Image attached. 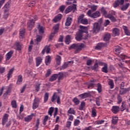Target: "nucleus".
Returning a JSON list of instances; mask_svg holds the SVG:
<instances>
[{
  "instance_id": "obj_1",
  "label": "nucleus",
  "mask_w": 130,
  "mask_h": 130,
  "mask_svg": "<svg viewBox=\"0 0 130 130\" xmlns=\"http://www.w3.org/2000/svg\"><path fill=\"white\" fill-rule=\"evenodd\" d=\"M85 48V45L84 44H73L71 46L69 47V49L71 50V49H76L75 53H79L83 48Z\"/></svg>"
},
{
  "instance_id": "obj_2",
  "label": "nucleus",
  "mask_w": 130,
  "mask_h": 130,
  "mask_svg": "<svg viewBox=\"0 0 130 130\" xmlns=\"http://www.w3.org/2000/svg\"><path fill=\"white\" fill-rule=\"evenodd\" d=\"M35 21H37V16H34V18L30 19V20L27 22V29L29 31L32 30L33 26L35 23Z\"/></svg>"
},
{
  "instance_id": "obj_3",
  "label": "nucleus",
  "mask_w": 130,
  "mask_h": 130,
  "mask_svg": "<svg viewBox=\"0 0 130 130\" xmlns=\"http://www.w3.org/2000/svg\"><path fill=\"white\" fill-rule=\"evenodd\" d=\"M86 14L88 17H90V18H93L94 19H96V18H99V17H100L101 14L100 12L99 11H96L95 12L92 14V10H88Z\"/></svg>"
},
{
  "instance_id": "obj_4",
  "label": "nucleus",
  "mask_w": 130,
  "mask_h": 130,
  "mask_svg": "<svg viewBox=\"0 0 130 130\" xmlns=\"http://www.w3.org/2000/svg\"><path fill=\"white\" fill-rule=\"evenodd\" d=\"M72 11H73V12H75V11H77V5L73 4V6H70L68 7L66 9L65 13L66 14H69V13H70V12H72Z\"/></svg>"
},
{
  "instance_id": "obj_5",
  "label": "nucleus",
  "mask_w": 130,
  "mask_h": 130,
  "mask_svg": "<svg viewBox=\"0 0 130 130\" xmlns=\"http://www.w3.org/2000/svg\"><path fill=\"white\" fill-rule=\"evenodd\" d=\"M84 15L83 14L80 15L78 18V21L79 22H80L81 24H84L85 25H87V24H88V19L84 18Z\"/></svg>"
},
{
  "instance_id": "obj_6",
  "label": "nucleus",
  "mask_w": 130,
  "mask_h": 130,
  "mask_svg": "<svg viewBox=\"0 0 130 130\" xmlns=\"http://www.w3.org/2000/svg\"><path fill=\"white\" fill-rule=\"evenodd\" d=\"M100 31V24L98 22L93 24V33H98Z\"/></svg>"
},
{
  "instance_id": "obj_7",
  "label": "nucleus",
  "mask_w": 130,
  "mask_h": 130,
  "mask_svg": "<svg viewBox=\"0 0 130 130\" xmlns=\"http://www.w3.org/2000/svg\"><path fill=\"white\" fill-rule=\"evenodd\" d=\"M124 4V0H116L113 4L114 8H117L119 6H122Z\"/></svg>"
},
{
  "instance_id": "obj_8",
  "label": "nucleus",
  "mask_w": 130,
  "mask_h": 130,
  "mask_svg": "<svg viewBox=\"0 0 130 130\" xmlns=\"http://www.w3.org/2000/svg\"><path fill=\"white\" fill-rule=\"evenodd\" d=\"M40 100L39 99H35L34 101V103L32 105L33 109H36L39 106Z\"/></svg>"
},
{
  "instance_id": "obj_9",
  "label": "nucleus",
  "mask_w": 130,
  "mask_h": 130,
  "mask_svg": "<svg viewBox=\"0 0 130 130\" xmlns=\"http://www.w3.org/2000/svg\"><path fill=\"white\" fill-rule=\"evenodd\" d=\"M80 29L78 32L80 33H87V31H88V28L86 26H83L82 25L80 26Z\"/></svg>"
},
{
  "instance_id": "obj_10",
  "label": "nucleus",
  "mask_w": 130,
  "mask_h": 130,
  "mask_svg": "<svg viewBox=\"0 0 130 130\" xmlns=\"http://www.w3.org/2000/svg\"><path fill=\"white\" fill-rule=\"evenodd\" d=\"M26 30L25 29H20L19 31V38L20 39H23L25 36V33Z\"/></svg>"
},
{
  "instance_id": "obj_11",
  "label": "nucleus",
  "mask_w": 130,
  "mask_h": 130,
  "mask_svg": "<svg viewBox=\"0 0 130 130\" xmlns=\"http://www.w3.org/2000/svg\"><path fill=\"white\" fill-rule=\"evenodd\" d=\"M8 117H9V115L8 114H5L2 119L3 125H5V124H6V123L8 122Z\"/></svg>"
},
{
  "instance_id": "obj_12",
  "label": "nucleus",
  "mask_w": 130,
  "mask_h": 130,
  "mask_svg": "<svg viewBox=\"0 0 130 130\" xmlns=\"http://www.w3.org/2000/svg\"><path fill=\"white\" fill-rule=\"evenodd\" d=\"M130 91V87L127 88H122L120 90V94L123 95V94H125L127 93V92H129Z\"/></svg>"
},
{
  "instance_id": "obj_13",
  "label": "nucleus",
  "mask_w": 130,
  "mask_h": 130,
  "mask_svg": "<svg viewBox=\"0 0 130 130\" xmlns=\"http://www.w3.org/2000/svg\"><path fill=\"white\" fill-rule=\"evenodd\" d=\"M62 18V15L61 14H58L57 16H56L54 17V18L53 19V21H54L55 23H56V22H58V21H60Z\"/></svg>"
},
{
  "instance_id": "obj_14",
  "label": "nucleus",
  "mask_w": 130,
  "mask_h": 130,
  "mask_svg": "<svg viewBox=\"0 0 130 130\" xmlns=\"http://www.w3.org/2000/svg\"><path fill=\"white\" fill-rule=\"evenodd\" d=\"M122 29L124 30L125 35H127V36H130V31L129 30H128V28H127V26L123 25Z\"/></svg>"
},
{
  "instance_id": "obj_15",
  "label": "nucleus",
  "mask_w": 130,
  "mask_h": 130,
  "mask_svg": "<svg viewBox=\"0 0 130 130\" xmlns=\"http://www.w3.org/2000/svg\"><path fill=\"white\" fill-rule=\"evenodd\" d=\"M120 49L121 48L119 46H116L114 49V52L115 54H116V55H119V53H120Z\"/></svg>"
},
{
  "instance_id": "obj_16",
  "label": "nucleus",
  "mask_w": 130,
  "mask_h": 130,
  "mask_svg": "<svg viewBox=\"0 0 130 130\" xmlns=\"http://www.w3.org/2000/svg\"><path fill=\"white\" fill-rule=\"evenodd\" d=\"M13 53H14V51L11 50L6 55V60H9L12 57Z\"/></svg>"
},
{
  "instance_id": "obj_17",
  "label": "nucleus",
  "mask_w": 130,
  "mask_h": 130,
  "mask_svg": "<svg viewBox=\"0 0 130 130\" xmlns=\"http://www.w3.org/2000/svg\"><path fill=\"white\" fill-rule=\"evenodd\" d=\"M82 37H83V35H82V33L78 31L76 34V37L75 38L76 40H77V41H81V40H82Z\"/></svg>"
},
{
  "instance_id": "obj_18",
  "label": "nucleus",
  "mask_w": 130,
  "mask_h": 130,
  "mask_svg": "<svg viewBox=\"0 0 130 130\" xmlns=\"http://www.w3.org/2000/svg\"><path fill=\"white\" fill-rule=\"evenodd\" d=\"M70 63H74V61H70L68 63H64L63 65L60 68V70H64V69H67V68L69 67V64H70Z\"/></svg>"
},
{
  "instance_id": "obj_19",
  "label": "nucleus",
  "mask_w": 130,
  "mask_h": 130,
  "mask_svg": "<svg viewBox=\"0 0 130 130\" xmlns=\"http://www.w3.org/2000/svg\"><path fill=\"white\" fill-rule=\"evenodd\" d=\"M119 29L118 28H115L113 29V36H118L119 35Z\"/></svg>"
},
{
  "instance_id": "obj_20",
  "label": "nucleus",
  "mask_w": 130,
  "mask_h": 130,
  "mask_svg": "<svg viewBox=\"0 0 130 130\" xmlns=\"http://www.w3.org/2000/svg\"><path fill=\"white\" fill-rule=\"evenodd\" d=\"M102 71L103 73L107 74L108 73V65L107 63L104 64V67L102 69Z\"/></svg>"
},
{
  "instance_id": "obj_21",
  "label": "nucleus",
  "mask_w": 130,
  "mask_h": 130,
  "mask_svg": "<svg viewBox=\"0 0 130 130\" xmlns=\"http://www.w3.org/2000/svg\"><path fill=\"white\" fill-rule=\"evenodd\" d=\"M119 107L118 106H113L112 108V111L113 113H114L115 114H116L117 112L119 111Z\"/></svg>"
},
{
  "instance_id": "obj_22",
  "label": "nucleus",
  "mask_w": 130,
  "mask_h": 130,
  "mask_svg": "<svg viewBox=\"0 0 130 130\" xmlns=\"http://www.w3.org/2000/svg\"><path fill=\"white\" fill-rule=\"evenodd\" d=\"M71 24H72V18L68 17L66 20L65 25L67 27H69V26L71 25Z\"/></svg>"
},
{
  "instance_id": "obj_23",
  "label": "nucleus",
  "mask_w": 130,
  "mask_h": 130,
  "mask_svg": "<svg viewBox=\"0 0 130 130\" xmlns=\"http://www.w3.org/2000/svg\"><path fill=\"white\" fill-rule=\"evenodd\" d=\"M126 108V103L125 102H122V105L120 107L121 111L122 112L124 111Z\"/></svg>"
},
{
  "instance_id": "obj_24",
  "label": "nucleus",
  "mask_w": 130,
  "mask_h": 130,
  "mask_svg": "<svg viewBox=\"0 0 130 130\" xmlns=\"http://www.w3.org/2000/svg\"><path fill=\"white\" fill-rule=\"evenodd\" d=\"M41 62H42V58L40 57L36 58V67H39Z\"/></svg>"
},
{
  "instance_id": "obj_25",
  "label": "nucleus",
  "mask_w": 130,
  "mask_h": 130,
  "mask_svg": "<svg viewBox=\"0 0 130 130\" xmlns=\"http://www.w3.org/2000/svg\"><path fill=\"white\" fill-rule=\"evenodd\" d=\"M107 18H109V19H110L112 22H116V21H117L116 18H115L113 15L111 14H108Z\"/></svg>"
},
{
  "instance_id": "obj_26",
  "label": "nucleus",
  "mask_w": 130,
  "mask_h": 130,
  "mask_svg": "<svg viewBox=\"0 0 130 130\" xmlns=\"http://www.w3.org/2000/svg\"><path fill=\"white\" fill-rule=\"evenodd\" d=\"M111 36H110V34H107L104 36V41H109Z\"/></svg>"
},
{
  "instance_id": "obj_27",
  "label": "nucleus",
  "mask_w": 130,
  "mask_h": 130,
  "mask_svg": "<svg viewBox=\"0 0 130 130\" xmlns=\"http://www.w3.org/2000/svg\"><path fill=\"white\" fill-rule=\"evenodd\" d=\"M38 29L40 34H43V33H44V28L40 25V24L39 25Z\"/></svg>"
},
{
  "instance_id": "obj_28",
  "label": "nucleus",
  "mask_w": 130,
  "mask_h": 130,
  "mask_svg": "<svg viewBox=\"0 0 130 130\" xmlns=\"http://www.w3.org/2000/svg\"><path fill=\"white\" fill-rule=\"evenodd\" d=\"M3 10L4 12H9V10H10V4L7 3L3 7Z\"/></svg>"
},
{
  "instance_id": "obj_29",
  "label": "nucleus",
  "mask_w": 130,
  "mask_h": 130,
  "mask_svg": "<svg viewBox=\"0 0 130 130\" xmlns=\"http://www.w3.org/2000/svg\"><path fill=\"white\" fill-rule=\"evenodd\" d=\"M51 61V58L50 57V56H46V58L45 60L46 66H49Z\"/></svg>"
},
{
  "instance_id": "obj_30",
  "label": "nucleus",
  "mask_w": 130,
  "mask_h": 130,
  "mask_svg": "<svg viewBox=\"0 0 130 130\" xmlns=\"http://www.w3.org/2000/svg\"><path fill=\"white\" fill-rule=\"evenodd\" d=\"M58 76V75L57 74H54L50 78V82H53V81H55V80H56V79L57 78Z\"/></svg>"
},
{
  "instance_id": "obj_31",
  "label": "nucleus",
  "mask_w": 130,
  "mask_h": 130,
  "mask_svg": "<svg viewBox=\"0 0 130 130\" xmlns=\"http://www.w3.org/2000/svg\"><path fill=\"white\" fill-rule=\"evenodd\" d=\"M56 61L57 66H59V64H60V61H61V57L58 55H57L56 57Z\"/></svg>"
},
{
  "instance_id": "obj_32",
  "label": "nucleus",
  "mask_w": 130,
  "mask_h": 130,
  "mask_svg": "<svg viewBox=\"0 0 130 130\" xmlns=\"http://www.w3.org/2000/svg\"><path fill=\"white\" fill-rule=\"evenodd\" d=\"M101 13L103 14V16H105L106 18L108 17V14H107V11L104 9V8H101Z\"/></svg>"
},
{
  "instance_id": "obj_33",
  "label": "nucleus",
  "mask_w": 130,
  "mask_h": 130,
  "mask_svg": "<svg viewBox=\"0 0 130 130\" xmlns=\"http://www.w3.org/2000/svg\"><path fill=\"white\" fill-rule=\"evenodd\" d=\"M57 97H58V95H57V93H56V92H55V93L53 94V95H52V98H51V101L52 102H55V100H56V99H57Z\"/></svg>"
},
{
  "instance_id": "obj_34",
  "label": "nucleus",
  "mask_w": 130,
  "mask_h": 130,
  "mask_svg": "<svg viewBox=\"0 0 130 130\" xmlns=\"http://www.w3.org/2000/svg\"><path fill=\"white\" fill-rule=\"evenodd\" d=\"M65 43L66 44H70L71 43V36L68 35L66 37Z\"/></svg>"
},
{
  "instance_id": "obj_35",
  "label": "nucleus",
  "mask_w": 130,
  "mask_h": 130,
  "mask_svg": "<svg viewBox=\"0 0 130 130\" xmlns=\"http://www.w3.org/2000/svg\"><path fill=\"white\" fill-rule=\"evenodd\" d=\"M118 121V117L115 116L113 117L112 120V123L113 124H116Z\"/></svg>"
},
{
  "instance_id": "obj_36",
  "label": "nucleus",
  "mask_w": 130,
  "mask_h": 130,
  "mask_svg": "<svg viewBox=\"0 0 130 130\" xmlns=\"http://www.w3.org/2000/svg\"><path fill=\"white\" fill-rule=\"evenodd\" d=\"M32 117H33V116H32V115H29L24 118V121L27 122L30 121L31 120Z\"/></svg>"
},
{
  "instance_id": "obj_37",
  "label": "nucleus",
  "mask_w": 130,
  "mask_h": 130,
  "mask_svg": "<svg viewBox=\"0 0 130 130\" xmlns=\"http://www.w3.org/2000/svg\"><path fill=\"white\" fill-rule=\"evenodd\" d=\"M129 7V3H126L125 5H123L121 8V11H125L127 10V8Z\"/></svg>"
},
{
  "instance_id": "obj_38",
  "label": "nucleus",
  "mask_w": 130,
  "mask_h": 130,
  "mask_svg": "<svg viewBox=\"0 0 130 130\" xmlns=\"http://www.w3.org/2000/svg\"><path fill=\"white\" fill-rule=\"evenodd\" d=\"M22 82H23V78L22 77V76L19 75L18 77V80H17V85H20V84H21V83H22Z\"/></svg>"
},
{
  "instance_id": "obj_39",
  "label": "nucleus",
  "mask_w": 130,
  "mask_h": 130,
  "mask_svg": "<svg viewBox=\"0 0 130 130\" xmlns=\"http://www.w3.org/2000/svg\"><path fill=\"white\" fill-rule=\"evenodd\" d=\"M26 73L28 75V77H34V74L32 72V70H26Z\"/></svg>"
},
{
  "instance_id": "obj_40",
  "label": "nucleus",
  "mask_w": 130,
  "mask_h": 130,
  "mask_svg": "<svg viewBox=\"0 0 130 130\" xmlns=\"http://www.w3.org/2000/svg\"><path fill=\"white\" fill-rule=\"evenodd\" d=\"M13 72H14V70L13 69L9 71L7 76L8 80H10V79H11V77H12V75L13 74Z\"/></svg>"
},
{
  "instance_id": "obj_41",
  "label": "nucleus",
  "mask_w": 130,
  "mask_h": 130,
  "mask_svg": "<svg viewBox=\"0 0 130 130\" xmlns=\"http://www.w3.org/2000/svg\"><path fill=\"white\" fill-rule=\"evenodd\" d=\"M108 84L109 86H110V88L111 89H113L114 87V83H113V80L110 79L108 82Z\"/></svg>"
},
{
  "instance_id": "obj_42",
  "label": "nucleus",
  "mask_w": 130,
  "mask_h": 130,
  "mask_svg": "<svg viewBox=\"0 0 130 130\" xmlns=\"http://www.w3.org/2000/svg\"><path fill=\"white\" fill-rule=\"evenodd\" d=\"M103 47V44L102 43H99L95 47V49L99 50L101 49Z\"/></svg>"
},
{
  "instance_id": "obj_43",
  "label": "nucleus",
  "mask_w": 130,
  "mask_h": 130,
  "mask_svg": "<svg viewBox=\"0 0 130 130\" xmlns=\"http://www.w3.org/2000/svg\"><path fill=\"white\" fill-rule=\"evenodd\" d=\"M73 101L75 103V105H79V104H80V100L77 98H74Z\"/></svg>"
},
{
  "instance_id": "obj_44",
  "label": "nucleus",
  "mask_w": 130,
  "mask_h": 130,
  "mask_svg": "<svg viewBox=\"0 0 130 130\" xmlns=\"http://www.w3.org/2000/svg\"><path fill=\"white\" fill-rule=\"evenodd\" d=\"M68 114L75 115L76 111L74 109L70 108V109L68 111Z\"/></svg>"
},
{
  "instance_id": "obj_45",
  "label": "nucleus",
  "mask_w": 130,
  "mask_h": 130,
  "mask_svg": "<svg viewBox=\"0 0 130 130\" xmlns=\"http://www.w3.org/2000/svg\"><path fill=\"white\" fill-rule=\"evenodd\" d=\"M41 85V84H40V83L36 84L35 89H36V92H39V91L40 90V85Z\"/></svg>"
},
{
  "instance_id": "obj_46",
  "label": "nucleus",
  "mask_w": 130,
  "mask_h": 130,
  "mask_svg": "<svg viewBox=\"0 0 130 130\" xmlns=\"http://www.w3.org/2000/svg\"><path fill=\"white\" fill-rule=\"evenodd\" d=\"M59 28V24H56L53 27L54 34H56V32H57V31H58Z\"/></svg>"
},
{
  "instance_id": "obj_47",
  "label": "nucleus",
  "mask_w": 130,
  "mask_h": 130,
  "mask_svg": "<svg viewBox=\"0 0 130 130\" xmlns=\"http://www.w3.org/2000/svg\"><path fill=\"white\" fill-rule=\"evenodd\" d=\"M54 110V109L53 108V107L50 108L48 111V115H50V116H52V113H53Z\"/></svg>"
},
{
  "instance_id": "obj_48",
  "label": "nucleus",
  "mask_w": 130,
  "mask_h": 130,
  "mask_svg": "<svg viewBox=\"0 0 130 130\" xmlns=\"http://www.w3.org/2000/svg\"><path fill=\"white\" fill-rule=\"evenodd\" d=\"M91 113H92V116L93 117H96V115H97V114L96 113V109H95V108H92Z\"/></svg>"
},
{
  "instance_id": "obj_49",
  "label": "nucleus",
  "mask_w": 130,
  "mask_h": 130,
  "mask_svg": "<svg viewBox=\"0 0 130 130\" xmlns=\"http://www.w3.org/2000/svg\"><path fill=\"white\" fill-rule=\"evenodd\" d=\"M58 75V81H61L63 79V77H64L63 73L62 72L59 73Z\"/></svg>"
},
{
  "instance_id": "obj_50",
  "label": "nucleus",
  "mask_w": 130,
  "mask_h": 130,
  "mask_svg": "<svg viewBox=\"0 0 130 130\" xmlns=\"http://www.w3.org/2000/svg\"><path fill=\"white\" fill-rule=\"evenodd\" d=\"M49 97V93L48 92H46L45 93L44 95V102H47V100H48V98Z\"/></svg>"
},
{
  "instance_id": "obj_51",
  "label": "nucleus",
  "mask_w": 130,
  "mask_h": 130,
  "mask_svg": "<svg viewBox=\"0 0 130 130\" xmlns=\"http://www.w3.org/2000/svg\"><path fill=\"white\" fill-rule=\"evenodd\" d=\"M99 93H101L102 92V86L100 83L98 84V89H97Z\"/></svg>"
},
{
  "instance_id": "obj_52",
  "label": "nucleus",
  "mask_w": 130,
  "mask_h": 130,
  "mask_svg": "<svg viewBox=\"0 0 130 130\" xmlns=\"http://www.w3.org/2000/svg\"><path fill=\"white\" fill-rule=\"evenodd\" d=\"M85 103L84 102H82L81 103V105L79 106V110H83L84 109V108L85 107Z\"/></svg>"
},
{
  "instance_id": "obj_53",
  "label": "nucleus",
  "mask_w": 130,
  "mask_h": 130,
  "mask_svg": "<svg viewBox=\"0 0 130 130\" xmlns=\"http://www.w3.org/2000/svg\"><path fill=\"white\" fill-rule=\"evenodd\" d=\"M11 105L13 108H17V102L16 101H12Z\"/></svg>"
},
{
  "instance_id": "obj_54",
  "label": "nucleus",
  "mask_w": 130,
  "mask_h": 130,
  "mask_svg": "<svg viewBox=\"0 0 130 130\" xmlns=\"http://www.w3.org/2000/svg\"><path fill=\"white\" fill-rule=\"evenodd\" d=\"M45 51H46V53H49V52H50V47L48 46H46L45 47Z\"/></svg>"
},
{
  "instance_id": "obj_55",
  "label": "nucleus",
  "mask_w": 130,
  "mask_h": 130,
  "mask_svg": "<svg viewBox=\"0 0 130 130\" xmlns=\"http://www.w3.org/2000/svg\"><path fill=\"white\" fill-rule=\"evenodd\" d=\"M11 93V89L10 88L8 89V90L6 91V92L4 94V97H7L8 96V94H10Z\"/></svg>"
},
{
  "instance_id": "obj_56",
  "label": "nucleus",
  "mask_w": 130,
  "mask_h": 130,
  "mask_svg": "<svg viewBox=\"0 0 130 130\" xmlns=\"http://www.w3.org/2000/svg\"><path fill=\"white\" fill-rule=\"evenodd\" d=\"M47 120H48V116H45L43 122V124H44V125H46V121H47Z\"/></svg>"
},
{
  "instance_id": "obj_57",
  "label": "nucleus",
  "mask_w": 130,
  "mask_h": 130,
  "mask_svg": "<svg viewBox=\"0 0 130 130\" xmlns=\"http://www.w3.org/2000/svg\"><path fill=\"white\" fill-rule=\"evenodd\" d=\"M97 7L98 6L96 5H92L90 8L91 9V11H92V12H95V11H96L97 10Z\"/></svg>"
},
{
  "instance_id": "obj_58",
  "label": "nucleus",
  "mask_w": 130,
  "mask_h": 130,
  "mask_svg": "<svg viewBox=\"0 0 130 130\" xmlns=\"http://www.w3.org/2000/svg\"><path fill=\"white\" fill-rule=\"evenodd\" d=\"M16 46L17 47V50H21V45H20V43L19 42H16Z\"/></svg>"
},
{
  "instance_id": "obj_59",
  "label": "nucleus",
  "mask_w": 130,
  "mask_h": 130,
  "mask_svg": "<svg viewBox=\"0 0 130 130\" xmlns=\"http://www.w3.org/2000/svg\"><path fill=\"white\" fill-rule=\"evenodd\" d=\"M118 104H120L121 103V102H122V98H121V96L118 95Z\"/></svg>"
},
{
  "instance_id": "obj_60",
  "label": "nucleus",
  "mask_w": 130,
  "mask_h": 130,
  "mask_svg": "<svg viewBox=\"0 0 130 130\" xmlns=\"http://www.w3.org/2000/svg\"><path fill=\"white\" fill-rule=\"evenodd\" d=\"M92 70L94 71H97L98 70V63H95L92 67Z\"/></svg>"
},
{
  "instance_id": "obj_61",
  "label": "nucleus",
  "mask_w": 130,
  "mask_h": 130,
  "mask_svg": "<svg viewBox=\"0 0 130 130\" xmlns=\"http://www.w3.org/2000/svg\"><path fill=\"white\" fill-rule=\"evenodd\" d=\"M28 6L29 8L31 7H34V6H35V1L30 2Z\"/></svg>"
},
{
  "instance_id": "obj_62",
  "label": "nucleus",
  "mask_w": 130,
  "mask_h": 130,
  "mask_svg": "<svg viewBox=\"0 0 130 130\" xmlns=\"http://www.w3.org/2000/svg\"><path fill=\"white\" fill-rule=\"evenodd\" d=\"M8 17H9V12H4V19H8Z\"/></svg>"
},
{
  "instance_id": "obj_63",
  "label": "nucleus",
  "mask_w": 130,
  "mask_h": 130,
  "mask_svg": "<svg viewBox=\"0 0 130 130\" xmlns=\"http://www.w3.org/2000/svg\"><path fill=\"white\" fill-rule=\"evenodd\" d=\"M79 124H80L79 120L76 119L74 121V125H75V126H77V125H79Z\"/></svg>"
},
{
  "instance_id": "obj_64",
  "label": "nucleus",
  "mask_w": 130,
  "mask_h": 130,
  "mask_svg": "<svg viewBox=\"0 0 130 130\" xmlns=\"http://www.w3.org/2000/svg\"><path fill=\"white\" fill-rule=\"evenodd\" d=\"M68 115L69 116L68 120L73 121V120H74V116H73L72 115H69V114H68Z\"/></svg>"
}]
</instances>
